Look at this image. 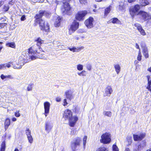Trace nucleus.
<instances>
[{"instance_id":"2eb2a0df","label":"nucleus","mask_w":151,"mask_h":151,"mask_svg":"<svg viewBox=\"0 0 151 151\" xmlns=\"http://www.w3.org/2000/svg\"><path fill=\"white\" fill-rule=\"evenodd\" d=\"M44 106L45 109L44 114L46 117L49 112L50 104L49 102L46 101L44 103Z\"/></svg>"},{"instance_id":"37998d69","label":"nucleus","mask_w":151,"mask_h":151,"mask_svg":"<svg viewBox=\"0 0 151 151\" xmlns=\"http://www.w3.org/2000/svg\"><path fill=\"white\" fill-rule=\"evenodd\" d=\"M113 151H119V149L116 145H113Z\"/></svg>"},{"instance_id":"c756f323","label":"nucleus","mask_w":151,"mask_h":151,"mask_svg":"<svg viewBox=\"0 0 151 151\" xmlns=\"http://www.w3.org/2000/svg\"><path fill=\"white\" fill-rule=\"evenodd\" d=\"M110 21L114 24H119V21L117 18L112 19L110 20Z\"/></svg>"},{"instance_id":"9d476101","label":"nucleus","mask_w":151,"mask_h":151,"mask_svg":"<svg viewBox=\"0 0 151 151\" xmlns=\"http://www.w3.org/2000/svg\"><path fill=\"white\" fill-rule=\"evenodd\" d=\"M138 14L145 21L151 19V15L145 12L140 11L138 12Z\"/></svg>"},{"instance_id":"473e14b6","label":"nucleus","mask_w":151,"mask_h":151,"mask_svg":"<svg viewBox=\"0 0 151 151\" xmlns=\"http://www.w3.org/2000/svg\"><path fill=\"white\" fill-rule=\"evenodd\" d=\"M78 74L80 76H86V72L85 70H83L81 72H78Z\"/></svg>"},{"instance_id":"5701e85b","label":"nucleus","mask_w":151,"mask_h":151,"mask_svg":"<svg viewBox=\"0 0 151 151\" xmlns=\"http://www.w3.org/2000/svg\"><path fill=\"white\" fill-rule=\"evenodd\" d=\"M143 53L145 58H148L149 55L147 48L146 47H143Z\"/></svg>"},{"instance_id":"680f3d73","label":"nucleus","mask_w":151,"mask_h":151,"mask_svg":"<svg viewBox=\"0 0 151 151\" xmlns=\"http://www.w3.org/2000/svg\"><path fill=\"white\" fill-rule=\"evenodd\" d=\"M147 71L151 73V67H150L148 68L147 69Z\"/></svg>"},{"instance_id":"4468645a","label":"nucleus","mask_w":151,"mask_h":151,"mask_svg":"<svg viewBox=\"0 0 151 151\" xmlns=\"http://www.w3.org/2000/svg\"><path fill=\"white\" fill-rule=\"evenodd\" d=\"M53 127V124L51 121H47L45 124V130L48 133L50 132Z\"/></svg>"},{"instance_id":"a878e982","label":"nucleus","mask_w":151,"mask_h":151,"mask_svg":"<svg viewBox=\"0 0 151 151\" xmlns=\"http://www.w3.org/2000/svg\"><path fill=\"white\" fill-rule=\"evenodd\" d=\"M10 124V119L8 118L6 119L4 123V127L6 130L8 128V127Z\"/></svg>"},{"instance_id":"052dcab7","label":"nucleus","mask_w":151,"mask_h":151,"mask_svg":"<svg viewBox=\"0 0 151 151\" xmlns=\"http://www.w3.org/2000/svg\"><path fill=\"white\" fill-rule=\"evenodd\" d=\"M139 62L137 60H135L134 61V64H135L136 67H137V64L139 63Z\"/></svg>"},{"instance_id":"a18cd8bd","label":"nucleus","mask_w":151,"mask_h":151,"mask_svg":"<svg viewBox=\"0 0 151 151\" xmlns=\"http://www.w3.org/2000/svg\"><path fill=\"white\" fill-rule=\"evenodd\" d=\"M86 67L87 69L89 70H90L91 69V65L90 63L86 65Z\"/></svg>"},{"instance_id":"f3484780","label":"nucleus","mask_w":151,"mask_h":151,"mask_svg":"<svg viewBox=\"0 0 151 151\" xmlns=\"http://www.w3.org/2000/svg\"><path fill=\"white\" fill-rule=\"evenodd\" d=\"M113 90L111 87L110 86H107L105 89V92L104 94V96H110Z\"/></svg>"},{"instance_id":"864d4df0","label":"nucleus","mask_w":151,"mask_h":151,"mask_svg":"<svg viewBox=\"0 0 151 151\" xmlns=\"http://www.w3.org/2000/svg\"><path fill=\"white\" fill-rule=\"evenodd\" d=\"M63 103V105L64 106H66L67 105L68 103L67 102L66 99H64Z\"/></svg>"},{"instance_id":"ddd939ff","label":"nucleus","mask_w":151,"mask_h":151,"mask_svg":"<svg viewBox=\"0 0 151 151\" xmlns=\"http://www.w3.org/2000/svg\"><path fill=\"white\" fill-rule=\"evenodd\" d=\"M145 136V133H141L139 134H133V137L135 141H140L144 139Z\"/></svg>"},{"instance_id":"13d9d810","label":"nucleus","mask_w":151,"mask_h":151,"mask_svg":"<svg viewBox=\"0 0 151 151\" xmlns=\"http://www.w3.org/2000/svg\"><path fill=\"white\" fill-rule=\"evenodd\" d=\"M135 47L136 48L138 49L139 50H140V48L139 47V45L137 43L136 44Z\"/></svg>"},{"instance_id":"dca6fc26","label":"nucleus","mask_w":151,"mask_h":151,"mask_svg":"<svg viewBox=\"0 0 151 151\" xmlns=\"http://www.w3.org/2000/svg\"><path fill=\"white\" fill-rule=\"evenodd\" d=\"M146 146L145 142H142L138 146H137L133 149V151H141L144 147Z\"/></svg>"},{"instance_id":"f03ea898","label":"nucleus","mask_w":151,"mask_h":151,"mask_svg":"<svg viewBox=\"0 0 151 151\" xmlns=\"http://www.w3.org/2000/svg\"><path fill=\"white\" fill-rule=\"evenodd\" d=\"M63 117L65 119L69 120V125L72 127L75 125L78 118L76 116H72V113L71 111L69 109L66 110L63 115Z\"/></svg>"},{"instance_id":"412c9836","label":"nucleus","mask_w":151,"mask_h":151,"mask_svg":"<svg viewBox=\"0 0 151 151\" xmlns=\"http://www.w3.org/2000/svg\"><path fill=\"white\" fill-rule=\"evenodd\" d=\"M44 13V12L42 11H40L39 14H36L35 18L36 19V20H39L41 19L40 18L43 16Z\"/></svg>"},{"instance_id":"7c9ffc66","label":"nucleus","mask_w":151,"mask_h":151,"mask_svg":"<svg viewBox=\"0 0 151 151\" xmlns=\"http://www.w3.org/2000/svg\"><path fill=\"white\" fill-rule=\"evenodd\" d=\"M84 48L83 47H74V52H78Z\"/></svg>"},{"instance_id":"f8f14e48","label":"nucleus","mask_w":151,"mask_h":151,"mask_svg":"<svg viewBox=\"0 0 151 151\" xmlns=\"http://www.w3.org/2000/svg\"><path fill=\"white\" fill-rule=\"evenodd\" d=\"M93 18L92 17H90L88 19L86 20L85 24L88 28H91L93 27Z\"/></svg>"},{"instance_id":"6e6552de","label":"nucleus","mask_w":151,"mask_h":151,"mask_svg":"<svg viewBox=\"0 0 151 151\" xmlns=\"http://www.w3.org/2000/svg\"><path fill=\"white\" fill-rule=\"evenodd\" d=\"M87 13V11L85 10L79 12L76 15V18L78 21L83 20L84 19V17Z\"/></svg>"},{"instance_id":"58836bf2","label":"nucleus","mask_w":151,"mask_h":151,"mask_svg":"<svg viewBox=\"0 0 151 151\" xmlns=\"http://www.w3.org/2000/svg\"><path fill=\"white\" fill-rule=\"evenodd\" d=\"M142 55L140 52V50H139L138 54L137 57V59L138 60L140 61L142 59Z\"/></svg>"},{"instance_id":"603ef678","label":"nucleus","mask_w":151,"mask_h":151,"mask_svg":"<svg viewBox=\"0 0 151 151\" xmlns=\"http://www.w3.org/2000/svg\"><path fill=\"white\" fill-rule=\"evenodd\" d=\"M26 19L24 15L22 16L21 18V20L22 21L25 20Z\"/></svg>"},{"instance_id":"0e129e2a","label":"nucleus","mask_w":151,"mask_h":151,"mask_svg":"<svg viewBox=\"0 0 151 151\" xmlns=\"http://www.w3.org/2000/svg\"><path fill=\"white\" fill-rule=\"evenodd\" d=\"M17 120V119L16 118L14 117L12 119V121L13 122H14L16 121Z\"/></svg>"},{"instance_id":"c85d7f7f","label":"nucleus","mask_w":151,"mask_h":151,"mask_svg":"<svg viewBox=\"0 0 151 151\" xmlns=\"http://www.w3.org/2000/svg\"><path fill=\"white\" fill-rule=\"evenodd\" d=\"M140 4L142 6H145L149 4V2L147 0H140Z\"/></svg>"},{"instance_id":"39448f33","label":"nucleus","mask_w":151,"mask_h":151,"mask_svg":"<svg viewBox=\"0 0 151 151\" xmlns=\"http://www.w3.org/2000/svg\"><path fill=\"white\" fill-rule=\"evenodd\" d=\"M111 140L110 134L108 133H106L101 136L100 142L104 144H107L109 143Z\"/></svg>"},{"instance_id":"9b49d317","label":"nucleus","mask_w":151,"mask_h":151,"mask_svg":"<svg viewBox=\"0 0 151 151\" xmlns=\"http://www.w3.org/2000/svg\"><path fill=\"white\" fill-rule=\"evenodd\" d=\"M81 140L79 137L75 139L74 142H73L71 144V147L73 150L75 151L77 146H79Z\"/></svg>"},{"instance_id":"aec40b11","label":"nucleus","mask_w":151,"mask_h":151,"mask_svg":"<svg viewBox=\"0 0 151 151\" xmlns=\"http://www.w3.org/2000/svg\"><path fill=\"white\" fill-rule=\"evenodd\" d=\"M146 77L148 81L147 86L146 88L151 92V77L150 75H147Z\"/></svg>"},{"instance_id":"a19ab883","label":"nucleus","mask_w":151,"mask_h":151,"mask_svg":"<svg viewBox=\"0 0 151 151\" xmlns=\"http://www.w3.org/2000/svg\"><path fill=\"white\" fill-rule=\"evenodd\" d=\"M11 76L10 75L5 76L3 74H2L1 76V78L3 80L5 78H9Z\"/></svg>"},{"instance_id":"393cba45","label":"nucleus","mask_w":151,"mask_h":151,"mask_svg":"<svg viewBox=\"0 0 151 151\" xmlns=\"http://www.w3.org/2000/svg\"><path fill=\"white\" fill-rule=\"evenodd\" d=\"M114 66L116 73L118 74H119L121 70V67L118 64H115Z\"/></svg>"},{"instance_id":"6e6d98bb","label":"nucleus","mask_w":151,"mask_h":151,"mask_svg":"<svg viewBox=\"0 0 151 151\" xmlns=\"http://www.w3.org/2000/svg\"><path fill=\"white\" fill-rule=\"evenodd\" d=\"M68 49L70 51L73 52H74V47H73L72 48L68 47Z\"/></svg>"},{"instance_id":"72a5a7b5","label":"nucleus","mask_w":151,"mask_h":151,"mask_svg":"<svg viewBox=\"0 0 151 151\" xmlns=\"http://www.w3.org/2000/svg\"><path fill=\"white\" fill-rule=\"evenodd\" d=\"M6 46L7 47L14 48L15 47V44L14 42L7 43L6 44Z\"/></svg>"},{"instance_id":"c03bdc74","label":"nucleus","mask_w":151,"mask_h":151,"mask_svg":"<svg viewBox=\"0 0 151 151\" xmlns=\"http://www.w3.org/2000/svg\"><path fill=\"white\" fill-rule=\"evenodd\" d=\"M26 133L27 136L31 135V131L28 128H27L26 130Z\"/></svg>"},{"instance_id":"ea45409f","label":"nucleus","mask_w":151,"mask_h":151,"mask_svg":"<svg viewBox=\"0 0 151 151\" xmlns=\"http://www.w3.org/2000/svg\"><path fill=\"white\" fill-rule=\"evenodd\" d=\"M127 140L129 145H130L132 142V137L131 136H128Z\"/></svg>"},{"instance_id":"338daca9","label":"nucleus","mask_w":151,"mask_h":151,"mask_svg":"<svg viewBox=\"0 0 151 151\" xmlns=\"http://www.w3.org/2000/svg\"><path fill=\"white\" fill-rule=\"evenodd\" d=\"M134 1V0H128V2L129 3H131Z\"/></svg>"},{"instance_id":"a211bd4d","label":"nucleus","mask_w":151,"mask_h":151,"mask_svg":"<svg viewBox=\"0 0 151 151\" xmlns=\"http://www.w3.org/2000/svg\"><path fill=\"white\" fill-rule=\"evenodd\" d=\"M134 25L135 27L137 28V29L141 35L143 36L145 35H146L144 30L142 29V26L140 24L138 23H136L134 24Z\"/></svg>"},{"instance_id":"f257e3e1","label":"nucleus","mask_w":151,"mask_h":151,"mask_svg":"<svg viewBox=\"0 0 151 151\" xmlns=\"http://www.w3.org/2000/svg\"><path fill=\"white\" fill-rule=\"evenodd\" d=\"M35 41L37 42L36 44L32 46L28 50L23 51V55L32 60L37 58L44 59L45 57L42 54H40L41 52H43L41 47V45L44 43V41L40 37L37 38Z\"/></svg>"},{"instance_id":"774afa93","label":"nucleus","mask_w":151,"mask_h":151,"mask_svg":"<svg viewBox=\"0 0 151 151\" xmlns=\"http://www.w3.org/2000/svg\"><path fill=\"white\" fill-rule=\"evenodd\" d=\"M14 151H19V150L17 148H16Z\"/></svg>"},{"instance_id":"bb28decb","label":"nucleus","mask_w":151,"mask_h":151,"mask_svg":"<svg viewBox=\"0 0 151 151\" xmlns=\"http://www.w3.org/2000/svg\"><path fill=\"white\" fill-rule=\"evenodd\" d=\"M111 6L110 5L109 7H107L105 9L104 12V15L105 16H107L108 14L111 11Z\"/></svg>"},{"instance_id":"3c124183","label":"nucleus","mask_w":151,"mask_h":151,"mask_svg":"<svg viewBox=\"0 0 151 151\" xmlns=\"http://www.w3.org/2000/svg\"><path fill=\"white\" fill-rule=\"evenodd\" d=\"M15 115L17 117H19L20 116V114L19 113V111H17L15 112Z\"/></svg>"},{"instance_id":"e433bc0d","label":"nucleus","mask_w":151,"mask_h":151,"mask_svg":"<svg viewBox=\"0 0 151 151\" xmlns=\"http://www.w3.org/2000/svg\"><path fill=\"white\" fill-rule=\"evenodd\" d=\"M27 137L29 142L31 144L33 142V139L32 136L31 135H29V136H27Z\"/></svg>"},{"instance_id":"0eeeda50","label":"nucleus","mask_w":151,"mask_h":151,"mask_svg":"<svg viewBox=\"0 0 151 151\" xmlns=\"http://www.w3.org/2000/svg\"><path fill=\"white\" fill-rule=\"evenodd\" d=\"M63 2V5L61 10L64 14H67L70 15L71 14L70 7L69 4L68 3H64Z\"/></svg>"},{"instance_id":"4c0bfd02","label":"nucleus","mask_w":151,"mask_h":151,"mask_svg":"<svg viewBox=\"0 0 151 151\" xmlns=\"http://www.w3.org/2000/svg\"><path fill=\"white\" fill-rule=\"evenodd\" d=\"M77 68L78 70L81 71L83 69V65L80 64H78L77 66Z\"/></svg>"},{"instance_id":"b1692460","label":"nucleus","mask_w":151,"mask_h":151,"mask_svg":"<svg viewBox=\"0 0 151 151\" xmlns=\"http://www.w3.org/2000/svg\"><path fill=\"white\" fill-rule=\"evenodd\" d=\"M65 94L67 99L70 100L72 99V93L71 91L68 90L66 91L65 93Z\"/></svg>"},{"instance_id":"de8ad7c7","label":"nucleus","mask_w":151,"mask_h":151,"mask_svg":"<svg viewBox=\"0 0 151 151\" xmlns=\"http://www.w3.org/2000/svg\"><path fill=\"white\" fill-rule=\"evenodd\" d=\"M80 3L82 4H85L87 3L86 0H79Z\"/></svg>"},{"instance_id":"6ab92c4d","label":"nucleus","mask_w":151,"mask_h":151,"mask_svg":"<svg viewBox=\"0 0 151 151\" xmlns=\"http://www.w3.org/2000/svg\"><path fill=\"white\" fill-rule=\"evenodd\" d=\"M13 64V62H9L7 63L1 64L0 65V70L6 69V68H9L11 65Z\"/></svg>"},{"instance_id":"09e8293b","label":"nucleus","mask_w":151,"mask_h":151,"mask_svg":"<svg viewBox=\"0 0 151 151\" xmlns=\"http://www.w3.org/2000/svg\"><path fill=\"white\" fill-rule=\"evenodd\" d=\"M27 90L28 91H31L32 90V86L31 85H28L27 88Z\"/></svg>"},{"instance_id":"cd10ccee","label":"nucleus","mask_w":151,"mask_h":151,"mask_svg":"<svg viewBox=\"0 0 151 151\" xmlns=\"http://www.w3.org/2000/svg\"><path fill=\"white\" fill-rule=\"evenodd\" d=\"M103 114L109 117H111L112 116V113L110 111H104L103 113Z\"/></svg>"},{"instance_id":"f704fd0d","label":"nucleus","mask_w":151,"mask_h":151,"mask_svg":"<svg viewBox=\"0 0 151 151\" xmlns=\"http://www.w3.org/2000/svg\"><path fill=\"white\" fill-rule=\"evenodd\" d=\"M31 3H35L37 2L42 3L44 1V0H28Z\"/></svg>"},{"instance_id":"8fccbe9b","label":"nucleus","mask_w":151,"mask_h":151,"mask_svg":"<svg viewBox=\"0 0 151 151\" xmlns=\"http://www.w3.org/2000/svg\"><path fill=\"white\" fill-rule=\"evenodd\" d=\"M117 8L119 10H122L124 9V6L123 5H119V6H118Z\"/></svg>"},{"instance_id":"69168bd1","label":"nucleus","mask_w":151,"mask_h":151,"mask_svg":"<svg viewBox=\"0 0 151 151\" xmlns=\"http://www.w3.org/2000/svg\"><path fill=\"white\" fill-rule=\"evenodd\" d=\"M125 151H130V150L129 148H126L125 149Z\"/></svg>"},{"instance_id":"4be33fe9","label":"nucleus","mask_w":151,"mask_h":151,"mask_svg":"<svg viewBox=\"0 0 151 151\" xmlns=\"http://www.w3.org/2000/svg\"><path fill=\"white\" fill-rule=\"evenodd\" d=\"M62 18L59 17H58L56 19L55 25L56 27H58L60 26Z\"/></svg>"},{"instance_id":"4d7b16f0","label":"nucleus","mask_w":151,"mask_h":151,"mask_svg":"<svg viewBox=\"0 0 151 151\" xmlns=\"http://www.w3.org/2000/svg\"><path fill=\"white\" fill-rule=\"evenodd\" d=\"M15 1V0H12V1L9 2V4L12 5L13 4L14 2Z\"/></svg>"},{"instance_id":"c9c22d12","label":"nucleus","mask_w":151,"mask_h":151,"mask_svg":"<svg viewBox=\"0 0 151 151\" xmlns=\"http://www.w3.org/2000/svg\"><path fill=\"white\" fill-rule=\"evenodd\" d=\"M9 9V7L8 5H4L3 8V10L4 12H7Z\"/></svg>"},{"instance_id":"2f4dec72","label":"nucleus","mask_w":151,"mask_h":151,"mask_svg":"<svg viewBox=\"0 0 151 151\" xmlns=\"http://www.w3.org/2000/svg\"><path fill=\"white\" fill-rule=\"evenodd\" d=\"M6 148V145L5 141H4L2 143L1 148L0 151H4Z\"/></svg>"},{"instance_id":"1a4fd4ad","label":"nucleus","mask_w":151,"mask_h":151,"mask_svg":"<svg viewBox=\"0 0 151 151\" xmlns=\"http://www.w3.org/2000/svg\"><path fill=\"white\" fill-rule=\"evenodd\" d=\"M78 22L74 20L69 29V34L71 35L78 28Z\"/></svg>"},{"instance_id":"7ed1b4c3","label":"nucleus","mask_w":151,"mask_h":151,"mask_svg":"<svg viewBox=\"0 0 151 151\" xmlns=\"http://www.w3.org/2000/svg\"><path fill=\"white\" fill-rule=\"evenodd\" d=\"M23 52L22 54V56L19 58L18 63L17 64V66H16L15 65H13V64L12 65L13 68L14 69H20L22 68V66L24 65L25 63L33 60L31 59H29L27 58L26 56H24L23 55Z\"/></svg>"},{"instance_id":"bf43d9fd","label":"nucleus","mask_w":151,"mask_h":151,"mask_svg":"<svg viewBox=\"0 0 151 151\" xmlns=\"http://www.w3.org/2000/svg\"><path fill=\"white\" fill-rule=\"evenodd\" d=\"M79 32L81 33H84L85 32V30L83 29H80L79 30Z\"/></svg>"},{"instance_id":"423d86ee","label":"nucleus","mask_w":151,"mask_h":151,"mask_svg":"<svg viewBox=\"0 0 151 151\" xmlns=\"http://www.w3.org/2000/svg\"><path fill=\"white\" fill-rule=\"evenodd\" d=\"M140 9V6L136 5L134 6L131 7L129 9V11L131 16L134 17L136 15H138V12Z\"/></svg>"},{"instance_id":"5fc2aeb1","label":"nucleus","mask_w":151,"mask_h":151,"mask_svg":"<svg viewBox=\"0 0 151 151\" xmlns=\"http://www.w3.org/2000/svg\"><path fill=\"white\" fill-rule=\"evenodd\" d=\"M56 100L57 102H60L61 101V99L60 97H58L56 98Z\"/></svg>"},{"instance_id":"20e7f679","label":"nucleus","mask_w":151,"mask_h":151,"mask_svg":"<svg viewBox=\"0 0 151 151\" xmlns=\"http://www.w3.org/2000/svg\"><path fill=\"white\" fill-rule=\"evenodd\" d=\"M36 22L38 23L41 29L43 31L48 32L49 31V27L47 22L42 19L36 20Z\"/></svg>"},{"instance_id":"79ce46f5","label":"nucleus","mask_w":151,"mask_h":151,"mask_svg":"<svg viewBox=\"0 0 151 151\" xmlns=\"http://www.w3.org/2000/svg\"><path fill=\"white\" fill-rule=\"evenodd\" d=\"M87 136H84L83 138V145L84 147H85L86 143V140L87 139Z\"/></svg>"},{"instance_id":"49530a36","label":"nucleus","mask_w":151,"mask_h":151,"mask_svg":"<svg viewBox=\"0 0 151 151\" xmlns=\"http://www.w3.org/2000/svg\"><path fill=\"white\" fill-rule=\"evenodd\" d=\"M98 151H108L107 149L104 147H100L98 150Z\"/></svg>"},{"instance_id":"e2e57ef3","label":"nucleus","mask_w":151,"mask_h":151,"mask_svg":"<svg viewBox=\"0 0 151 151\" xmlns=\"http://www.w3.org/2000/svg\"><path fill=\"white\" fill-rule=\"evenodd\" d=\"M4 4V1H0V7Z\"/></svg>"}]
</instances>
